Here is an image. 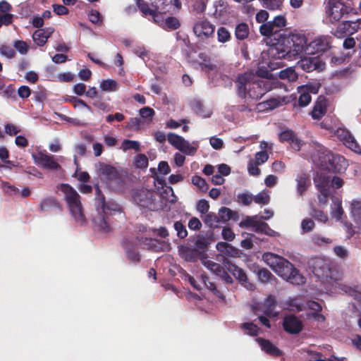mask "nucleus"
I'll return each instance as SVG.
<instances>
[{
	"label": "nucleus",
	"mask_w": 361,
	"mask_h": 361,
	"mask_svg": "<svg viewBox=\"0 0 361 361\" xmlns=\"http://www.w3.org/2000/svg\"><path fill=\"white\" fill-rule=\"evenodd\" d=\"M286 18L279 15L273 20L263 23L259 27V32L262 35L276 40L267 52L270 60L291 59L302 54L306 47V37L304 34L286 35Z\"/></svg>",
	"instance_id": "f257e3e1"
},
{
	"label": "nucleus",
	"mask_w": 361,
	"mask_h": 361,
	"mask_svg": "<svg viewBox=\"0 0 361 361\" xmlns=\"http://www.w3.org/2000/svg\"><path fill=\"white\" fill-rule=\"evenodd\" d=\"M94 190L97 215L92 220L94 226L101 232L109 233L112 229L114 216L121 214V209L120 205L114 202H106L105 197L98 185H95Z\"/></svg>",
	"instance_id": "f03ea898"
},
{
	"label": "nucleus",
	"mask_w": 361,
	"mask_h": 361,
	"mask_svg": "<svg viewBox=\"0 0 361 361\" xmlns=\"http://www.w3.org/2000/svg\"><path fill=\"white\" fill-rule=\"evenodd\" d=\"M264 262L279 276L294 285L305 283V277L300 274L293 264L286 259L272 252H265L262 255Z\"/></svg>",
	"instance_id": "7ed1b4c3"
},
{
	"label": "nucleus",
	"mask_w": 361,
	"mask_h": 361,
	"mask_svg": "<svg viewBox=\"0 0 361 361\" xmlns=\"http://www.w3.org/2000/svg\"><path fill=\"white\" fill-rule=\"evenodd\" d=\"M237 94L242 98L247 97L258 100L271 89L269 81L264 79H255L250 73L240 74L235 81Z\"/></svg>",
	"instance_id": "20e7f679"
},
{
	"label": "nucleus",
	"mask_w": 361,
	"mask_h": 361,
	"mask_svg": "<svg viewBox=\"0 0 361 361\" xmlns=\"http://www.w3.org/2000/svg\"><path fill=\"white\" fill-rule=\"evenodd\" d=\"M61 190L65 194V200L75 223L81 226H84L87 219L83 213L80 195L72 186L66 183L61 185Z\"/></svg>",
	"instance_id": "39448f33"
},
{
	"label": "nucleus",
	"mask_w": 361,
	"mask_h": 361,
	"mask_svg": "<svg viewBox=\"0 0 361 361\" xmlns=\"http://www.w3.org/2000/svg\"><path fill=\"white\" fill-rule=\"evenodd\" d=\"M132 198L133 202L141 209L157 211L161 208L160 196L153 189H137L133 191Z\"/></svg>",
	"instance_id": "423d86ee"
},
{
	"label": "nucleus",
	"mask_w": 361,
	"mask_h": 361,
	"mask_svg": "<svg viewBox=\"0 0 361 361\" xmlns=\"http://www.w3.org/2000/svg\"><path fill=\"white\" fill-rule=\"evenodd\" d=\"M155 240L147 238L143 236H138L135 241L127 238L122 241V247L125 250L128 259L134 263L137 264L140 262V255L136 251L135 246L143 245V247L150 248L154 245Z\"/></svg>",
	"instance_id": "0eeeda50"
},
{
	"label": "nucleus",
	"mask_w": 361,
	"mask_h": 361,
	"mask_svg": "<svg viewBox=\"0 0 361 361\" xmlns=\"http://www.w3.org/2000/svg\"><path fill=\"white\" fill-rule=\"evenodd\" d=\"M312 271L323 283H330L333 281V269L331 261L323 257H315L310 262Z\"/></svg>",
	"instance_id": "6e6552de"
},
{
	"label": "nucleus",
	"mask_w": 361,
	"mask_h": 361,
	"mask_svg": "<svg viewBox=\"0 0 361 361\" xmlns=\"http://www.w3.org/2000/svg\"><path fill=\"white\" fill-rule=\"evenodd\" d=\"M332 34L337 38H343L346 35H357L355 38L359 42V48L361 49V19L357 20H344L339 23Z\"/></svg>",
	"instance_id": "1a4fd4ad"
},
{
	"label": "nucleus",
	"mask_w": 361,
	"mask_h": 361,
	"mask_svg": "<svg viewBox=\"0 0 361 361\" xmlns=\"http://www.w3.org/2000/svg\"><path fill=\"white\" fill-rule=\"evenodd\" d=\"M325 11L329 21L333 24L338 22L348 13L345 4L341 0H329Z\"/></svg>",
	"instance_id": "9d476101"
},
{
	"label": "nucleus",
	"mask_w": 361,
	"mask_h": 361,
	"mask_svg": "<svg viewBox=\"0 0 361 361\" xmlns=\"http://www.w3.org/2000/svg\"><path fill=\"white\" fill-rule=\"evenodd\" d=\"M168 142L176 149L187 155H194L197 152V147H192L183 137L174 133H169Z\"/></svg>",
	"instance_id": "9b49d317"
},
{
	"label": "nucleus",
	"mask_w": 361,
	"mask_h": 361,
	"mask_svg": "<svg viewBox=\"0 0 361 361\" xmlns=\"http://www.w3.org/2000/svg\"><path fill=\"white\" fill-rule=\"evenodd\" d=\"M332 37L329 35L319 36L315 38L307 45L306 39V47L303 51L307 53L324 52L331 47Z\"/></svg>",
	"instance_id": "f8f14e48"
},
{
	"label": "nucleus",
	"mask_w": 361,
	"mask_h": 361,
	"mask_svg": "<svg viewBox=\"0 0 361 361\" xmlns=\"http://www.w3.org/2000/svg\"><path fill=\"white\" fill-rule=\"evenodd\" d=\"M335 135L346 147L357 154H361V147L348 130L344 128H338L335 132Z\"/></svg>",
	"instance_id": "ddd939ff"
},
{
	"label": "nucleus",
	"mask_w": 361,
	"mask_h": 361,
	"mask_svg": "<svg viewBox=\"0 0 361 361\" xmlns=\"http://www.w3.org/2000/svg\"><path fill=\"white\" fill-rule=\"evenodd\" d=\"M298 68L310 73L313 71H322L325 68V63L319 56H308L301 59L298 63Z\"/></svg>",
	"instance_id": "4468645a"
},
{
	"label": "nucleus",
	"mask_w": 361,
	"mask_h": 361,
	"mask_svg": "<svg viewBox=\"0 0 361 361\" xmlns=\"http://www.w3.org/2000/svg\"><path fill=\"white\" fill-rule=\"evenodd\" d=\"M348 166V161L343 156L331 152L324 170L335 173H341L346 170Z\"/></svg>",
	"instance_id": "2eb2a0df"
},
{
	"label": "nucleus",
	"mask_w": 361,
	"mask_h": 361,
	"mask_svg": "<svg viewBox=\"0 0 361 361\" xmlns=\"http://www.w3.org/2000/svg\"><path fill=\"white\" fill-rule=\"evenodd\" d=\"M331 152L323 146H318L311 152V159L316 166L323 169L326 166Z\"/></svg>",
	"instance_id": "dca6fc26"
},
{
	"label": "nucleus",
	"mask_w": 361,
	"mask_h": 361,
	"mask_svg": "<svg viewBox=\"0 0 361 361\" xmlns=\"http://www.w3.org/2000/svg\"><path fill=\"white\" fill-rule=\"evenodd\" d=\"M152 7L156 8L159 17L161 13H166L173 11L175 8L180 9L181 2L180 0H154L152 1Z\"/></svg>",
	"instance_id": "f3484780"
},
{
	"label": "nucleus",
	"mask_w": 361,
	"mask_h": 361,
	"mask_svg": "<svg viewBox=\"0 0 361 361\" xmlns=\"http://www.w3.org/2000/svg\"><path fill=\"white\" fill-rule=\"evenodd\" d=\"M193 32L197 37L204 40L214 34V26L208 20H201L195 23Z\"/></svg>",
	"instance_id": "a211bd4d"
},
{
	"label": "nucleus",
	"mask_w": 361,
	"mask_h": 361,
	"mask_svg": "<svg viewBox=\"0 0 361 361\" xmlns=\"http://www.w3.org/2000/svg\"><path fill=\"white\" fill-rule=\"evenodd\" d=\"M283 329L291 334H299L303 329L302 322L294 314L287 315L283 321Z\"/></svg>",
	"instance_id": "6ab92c4d"
},
{
	"label": "nucleus",
	"mask_w": 361,
	"mask_h": 361,
	"mask_svg": "<svg viewBox=\"0 0 361 361\" xmlns=\"http://www.w3.org/2000/svg\"><path fill=\"white\" fill-rule=\"evenodd\" d=\"M278 302L274 296L269 295L259 307L255 310V314H257V312H263L267 317H275L278 316V312L275 311Z\"/></svg>",
	"instance_id": "aec40b11"
},
{
	"label": "nucleus",
	"mask_w": 361,
	"mask_h": 361,
	"mask_svg": "<svg viewBox=\"0 0 361 361\" xmlns=\"http://www.w3.org/2000/svg\"><path fill=\"white\" fill-rule=\"evenodd\" d=\"M227 269L242 286L248 289H252L253 285L248 281L247 276L243 269L234 264L228 263Z\"/></svg>",
	"instance_id": "412c9836"
},
{
	"label": "nucleus",
	"mask_w": 361,
	"mask_h": 361,
	"mask_svg": "<svg viewBox=\"0 0 361 361\" xmlns=\"http://www.w3.org/2000/svg\"><path fill=\"white\" fill-rule=\"evenodd\" d=\"M288 102L286 97H272L257 104V107L262 111H270L280 107Z\"/></svg>",
	"instance_id": "4be33fe9"
},
{
	"label": "nucleus",
	"mask_w": 361,
	"mask_h": 361,
	"mask_svg": "<svg viewBox=\"0 0 361 361\" xmlns=\"http://www.w3.org/2000/svg\"><path fill=\"white\" fill-rule=\"evenodd\" d=\"M181 257L187 262H195L199 259H204L205 257L194 247L182 246L180 250Z\"/></svg>",
	"instance_id": "5701e85b"
},
{
	"label": "nucleus",
	"mask_w": 361,
	"mask_h": 361,
	"mask_svg": "<svg viewBox=\"0 0 361 361\" xmlns=\"http://www.w3.org/2000/svg\"><path fill=\"white\" fill-rule=\"evenodd\" d=\"M257 342L260 345L262 350L267 354L273 357H279L282 355V351L274 345L269 340L263 338H257Z\"/></svg>",
	"instance_id": "b1692460"
},
{
	"label": "nucleus",
	"mask_w": 361,
	"mask_h": 361,
	"mask_svg": "<svg viewBox=\"0 0 361 361\" xmlns=\"http://www.w3.org/2000/svg\"><path fill=\"white\" fill-rule=\"evenodd\" d=\"M136 5L144 16H152L154 22L160 20L156 8H150L149 4L145 0H137Z\"/></svg>",
	"instance_id": "393cba45"
},
{
	"label": "nucleus",
	"mask_w": 361,
	"mask_h": 361,
	"mask_svg": "<svg viewBox=\"0 0 361 361\" xmlns=\"http://www.w3.org/2000/svg\"><path fill=\"white\" fill-rule=\"evenodd\" d=\"M38 162L46 169L52 170L61 169L60 164L54 160V156L45 153H39Z\"/></svg>",
	"instance_id": "a878e982"
},
{
	"label": "nucleus",
	"mask_w": 361,
	"mask_h": 361,
	"mask_svg": "<svg viewBox=\"0 0 361 361\" xmlns=\"http://www.w3.org/2000/svg\"><path fill=\"white\" fill-rule=\"evenodd\" d=\"M326 112V101L324 97H319L315 102L310 114L314 119L319 120Z\"/></svg>",
	"instance_id": "bb28decb"
},
{
	"label": "nucleus",
	"mask_w": 361,
	"mask_h": 361,
	"mask_svg": "<svg viewBox=\"0 0 361 361\" xmlns=\"http://www.w3.org/2000/svg\"><path fill=\"white\" fill-rule=\"evenodd\" d=\"M99 171L100 174L105 178V182L121 172V170L118 169L116 167L105 163L99 164Z\"/></svg>",
	"instance_id": "cd10ccee"
},
{
	"label": "nucleus",
	"mask_w": 361,
	"mask_h": 361,
	"mask_svg": "<svg viewBox=\"0 0 361 361\" xmlns=\"http://www.w3.org/2000/svg\"><path fill=\"white\" fill-rule=\"evenodd\" d=\"M107 186L113 191L115 192H121L125 188V180L123 176L122 173H119L111 178L109 180L106 182Z\"/></svg>",
	"instance_id": "c85d7f7f"
},
{
	"label": "nucleus",
	"mask_w": 361,
	"mask_h": 361,
	"mask_svg": "<svg viewBox=\"0 0 361 361\" xmlns=\"http://www.w3.org/2000/svg\"><path fill=\"white\" fill-rule=\"evenodd\" d=\"M209 244V240L204 235L200 234L195 239L194 248L207 258V252Z\"/></svg>",
	"instance_id": "c756f323"
},
{
	"label": "nucleus",
	"mask_w": 361,
	"mask_h": 361,
	"mask_svg": "<svg viewBox=\"0 0 361 361\" xmlns=\"http://www.w3.org/2000/svg\"><path fill=\"white\" fill-rule=\"evenodd\" d=\"M220 223H226L229 220L238 221L239 216L237 212L231 210L230 208L223 207L219 209L218 212Z\"/></svg>",
	"instance_id": "7c9ffc66"
},
{
	"label": "nucleus",
	"mask_w": 361,
	"mask_h": 361,
	"mask_svg": "<svg viewBox=\"0 0 361 361\" xmlns=\"http://www.w3.org/2000/svg\"><path fill=\"white\" fill-rule=\"evenodd\" d=\"M53 209H60V204L55 197H50L42 200L39 206L41 212L50 211Z\"/></svg>",
	"instance_id": "2f4dec72"
},
{
	"label": "nucleus",
	"mask_w": 361,
	"mask_h": 361,
	"mask_svg": "<svg viewBox=\"0 0 361 361\" xmlns=\"http://www.w3.org/2000/svg\"><path fill=\"white\" fill-rule=\"evenodd\" d=\"M314 183L319 191L321 190H329L330 177L324 174H317L314 178Z\"/></svg>",
	"instance_id": "473e14b6"
},
{
	"label": "nucleus",
	"mask_w": 361,
	"mask_h": 361,
	"mask_svg": "<svg viewBox=\"0 0 361 361\" xmlns=\"http://www.w3.org/2000/svg\"><path fill=\"white\" fill-rule=\"evenodd\" d=\"M250 29L246 23H240L236 25L235 27V37L238 40H244L249 36Z\"/></svg>",
	"instance_id": "72a5a7b5"
},
{
	"label": "nucleus",
	"mask_w": 361,
	"mask_h": 361,
	"mask_svg": "<svg viewBox=\"0 0 361 361\" xmlns=\"http://www.w3.org/2000/svg\"><path fill=\"white\" fill-rule=\"evenodd\" d=\"M53 30L49 31L47 33H46L44 30H37L32 35L33 40L38 46L42 47L46 44Z\"/></svg>",
	"instance_id": "f704fd0d"
},
{
	"label": "nucleus",
	"mask_w": 361,
	"mask_h": 361,
	"mask_svg": "<svg viewBox=\"0 0 361 361\" xmlns=\"http://www.w3.org/2000/svg\"><path fill=\"white\" fill-rule=\"evenodd\" d=\"M255 271L258 279L263 283H271L272 281L276 280V277L267 268H258Z\"/></svg>",
	"instance_id": "c9c22d12"
},
{
	"label": "nucleus",
	"mask_w": 361,
	"mask_h": 361,
	"mask_svg": "<svg viewBox=\"0 0 361 361\" xmlns=\"http://www.w3.org/2000/svg\"><path fill=\"white\" fill-rule=\"evenodd\" d=\"M310 185V179L305 174L300 176L297 178V191L299 195H303Z\"/></svg>",
	"instance_id": "e433bc0d"
},
{
	"label": "nucleus",
	"mask_w": 361,
	"mask_h": 361,
	"mask_svg": "<svg viewBox=\"0 0 361 361\" xmlns=\"http://www.w3.org/2000/svg\"><path fill=\"white\" fill-rule=\"evenodd\" d=\"M201 280L207 289L211 290L214 295H216L219 298L224 299V295L216 288L214 283L209 281L207 276L202 274Z\"/></svg>",
	"instance_id": "4c0bfd02"
},
{
	"label": "nucleus",
	"mask_w": 361,
	"mask_h": 361,
	"mask_svg": "<svg viewBox=\"0 0 361 361\" xmlns=\"http://www.w3.org/2000/svg\"><path fill=\"white\" fill-rule=\"evenodd\" d=\"M204 223L211 228H217L219 226V218L218 215L213 212L206 214L203 219Z\"/></svg>",
	"instance_id": "58836bf2"
},
{
	"label": "nucleus",
	"mask_w": 361,
	"mask_h": 361,
	"mask_svg": "<svg viewBox=\"0 0 361 361\" xmlns=\"http://www.w3.org/2000/svg\"><path fill=\"white\" fill-rule=\"evenodd\" d=\"M350 212L355 221L361 224V200H353L350 204Z\"/></svg>",
	"instance_id": "ea45409f"
},
{
	"label": "nucleus",
	"mask_w": 361,
	"mask_h": 361,
	"mask_svg": "<svg viewBox=\"0 0 361 361\" xmlns=\"http://www.w3.org/2000/svg\"><path fill=\"white\" fill-rule=\"evenodd\" d=\"M202 264L207 269L210 270L213 274H214L216 276L219 274V272H221V270L223 268V267L221 264L210 259H207L206 258L202 259Z\"/></svg>",
	"instance_id": "a19ab883"
},
{
	"label": "nucleus",
	"mask_w": 361,
	"mask_h": 361,
	"mask_svg": "<svg viewBox=\"0 0 361 361\" xmlns=\"http://www.w3.org/2000/svg\"><path fill=\"white\" fill-rule=\"evenodd\" d=\"M192 183L198 187L202 192H207L209 189V184L200 176H193L192 177Z\"/></svg>",
	"instance_id": "79ce46f5"
},
{
	"label": "nucleus",
	"mask_w": 361,
	"mask_h": 361,
	"mask_svg": "<svg viewBox=\"0 0 361 361\" xmlns=\"http://www.w3.org/2000/svg\"><path fill=\"white\" fill-rule=\"evenodd\" d=\"M241 329L251 336H257L259 334V327L252 322H245L241 325Z\"/></svg>",
	"instance_id": "37998d69"
},
{
	"label": "nucleus",
	"mask_w": 361,
	"mask_h": 361,
	"mask_svg": "<svg viewBox=\"0 0 361 361\" xmlns=\"http://www.w3.org/2000/svg\"><path fill=\"white\" fill-rule=\"evenodd\" d=\"M118 82L112 79L103 80L100 83V88L103 91L114 92L116 90Z\"/></svg>",
	"instance_id": "c03bdc74"
},
{
	"label": "nucleus",
	"mask_w": 361,
	"mask_h": 361,
	"mask_svg": "<svg viewBox=\"0 0 361 361\" xmlns=\"http://www.w3.org/2000/svg\"><path fill=\"white\" fill-rule=\"evenodd\" d=\"M121 148L123 149V151L134 149L135 152H140V145L138 141L124 140L122 142Z\"/></svg>",
	"instance_id": "a18cd8bd"
},
{
	"label": "nucleus",
	"mask_w": 361,
	"mask_h": 361,
	"mask_svg": "<svg viewBox=\"0 0 361 361\" xmlns=\"http://www.w3.org/2000/svg\"><path fill=\"white\" fill-rule=\"evenodd\" d=\"M143 122L139 118H130L126 124V128L129 130L137 131L141 128Z\"/></svg>",
	"instance_id": "49530a36"
},
{
	"label": "nucleus",
	"mask_w": 361,
	"mask_h": 361,
	"mask_svg": "<svg viewBox=\"0 0 361 361\" xmlns=\"http://www.w3.org/2000/svg\"><path fill=\"white\" fill-rule=\"evenodd\" d=\"M279 78L283 80L287 79L288 81H294L298 78V75L294 69L288 68L279 73Z\"/></svg>",
	"instance_id": "de8ad7c7"
},
{
	"label": "nucleus",
	"mask_w": 361,
	"mask_h": 361,
	"mask_svg": "<svg viewBox=\"0 0 361 361\" xmlns=\"http://www.w3.org/2000/svg\"><path fill=\"white\" fill-rule=\"evenodd\" d=\"M312 240L314 245L318 246H324L333 242L332 239L318 233H315L312 236Z\"/></svg>",
	"instance_id": "09e8293b"
},
{
	"label": "nucleus",
	"mask_w": 361,
	"mask_h": 361,
	"mask_svg": "<svg viewBox=\"0 0 361 361\" xmlns=\"http://www.w3.org/2000/svg\"><path fill=\"white\" fill-rule=\"evenodd\" d=\"M253 200L255 203L259 204H268L270 202V196L267 191H262L253 197Z\"/></svg>",
	"instance_id": "8fccbe9b"
},
{
	"label": "nucleus",
	"mask_w": 361,
	"mask_h": 361,
	"mask_svg": "<svg viewBox=\"0 0 361 361\" xmlns=\"http://www.w3.org/2000/svg\"><path fill=\"white\" fill-rule=\"evenodd\" d=\"M231 38V33L225 27H220L217 30V39L219 42L225 43Z\"/></svg>",
	"instance_id": "3c124183"
},
{
	"label": "nucleus",
	"mask_w": 361,
	"mask_h": 361,
	"mask_svg": "<svg viewBox=\"0 0 361 361\" xmlns=\"http://www.w3.org/2000/svg\"><path fill=\"white\" fill-rule=\"evenodd\" d=\"M173 228L177 232V236L179 238L184 239L188 236L186 227L180 221H176L173 224Z\"/></svg>",
	"instance_id": "603ef678"
},
{
	"label": "nucleus",
	"mask_w": 361,
	"mask_h": 361,
	"mask_svg": "<svg viewBox=\"0 0 361 361\" xmlns=\"http://www.w3.org/2000/svg\"><path fill=\"white\" fill-rule=\"evenodd\" d=\"M198 57L200 59L202 60L204 62L208 63H200V66L202 68V69H208L209 71H212L215 68L214 65L209 63L211 59L206 53H204V52L200 53L198 54Z\"/></svg>",
	"instance_id": "864d4df0"
},
{
	"label": "nucleus",
	"mask_w": 361,
	"mask_h": 361,
	"mask_svg": "<svg viewBox=\"0 0 361 361\" xmlns=\"http://www.w3.org/2000/svg\"><path fill=\"white\" fill-rule=\"evenodd\" d=\"M140 115L142 118H145L149 121H152L155 114L154 110L149 106H145L140 109Z\"/></svg>",
	"instance_id": "5fc2aeb1"
},
{
	"label": "nucleus",
	"mask_w": 361,
	"mask_h": 361,
	"mask_svg": "<svg viewBox=\"0 0 361 361\" xmlns=\"http://www.w3.org/2000/svg\"><path fill=\"white\" fill-rule=\"evenodd\" d=\"M310 214L314 219L323 223H326L329 219L327 215L323 211L315 208L312 209Z\"/></svg>",
	"instance_id": "6e6d98bb"
},
{
	"label": "nucleus",
	"mask_w": 361,
	"mask_h": 361,
	"mask_svg": "<svg viewBox=\"0 0 361 361\" xmlns=\"http://www.w3.org/2000/svg\"><path fill=\"white\" fill-rule=\"evenodd\" d=\"M165 25L168 29L175 30L180 27V23L176 17H168L165 20Z\"/></svg>",
	"instance_id": "4d7b16f0"
},
{
	"label": "nucleus",
	"mask_w": 361,
	"mask_h": 361,
	"mask_svg": "<svg viewBox=\"0 0 361 361\" xmlns=\"http://www.w3.org/2000/svg\"><path fill=\"white\" fill-rule=\"evenodd\" d=\"M135 164L138 168H146L148 166V159L144 154H139L135 157Z\"/></svg>",
	"instance_id": "13d9d810"
},
{
	"label": "nucleus",
	"mask_w": 361,
	"mask_h": 361,
	"mask_svg": "<svg viewBox=\"0 0 361 361\" xmlns=\"http://www.w3.org/2000/svg\"><path fill=\"white\" fill-rule=\"evenodd\" d=\"M314 226L315 224L311 219H305L301 222V228L303 233H309L312 231Z\"/></svg>",
	"instance_id": "bf43d9fd"
},
{
	"label": "nucleus",
	"mask_w": 361,
	"mask_h": 361,
	"mask_svg": "<svg viewBox=\"0 0 361 361\" xmlns=\"http://www.w3.org/2000/svg\"><path fill=\"white\" fill-rule=\"evenodd\" d=\"M311 95L307 92H300L298 102V106L304 107L307 106L311 102Z\"/></svg>",
	"instance_id": "052dcab7"
},
{
	"label": "nucleus",
	"mask_w": 361,
	"mask_h": 361,
	"mask_svg": "<svg viewBox=\"0 0 361 361\" xmlns=\"http://www.w3.org/2000/svg\"><path fill=\"white\" fill-rule=\"evenodd\" d=\"M196 209L201 214H207L209 209V202L204 199L200 200L197 203Z\"/></svg>",
	"instance_id": "680f3d73"
},
{
	"label": "nucleus",
	"mask_w": 361,
	"mask_h": 361,
	"mask_svg": "<svg viewBox=\"0 0 361 361\" xmlns=\"http://www.w3.org/2000/svg\"><path fill=\"white\" fill-rule=\"evenodd\" d=\"M295 134L290 130H286L279 134V140L282 142H290L293 140Z\"/></svg>",
	"instance_id": "e2e57ef3"
},
{
	"label": "nucleus",
	"mask_w": 361,
	"mask_h": 361,
	"mask_svg": "<svg viewBox=\"0 0 361 361\" xmlns=\"http://www.w3.org/2000/svg\"><path fill=\"white\" fill-rule=\"evenodd\" d=\"M258 165L259 164H257L256 162H253L252 160H250L249 162H248V164H247V171H248V173L252 175V176H257L260 174L261 173V170L258 167Z\"/></svg>",
	"instance_id": "0e129e2a"
},
{
	"label": "nucleus",
	"mask_w": 361,
	"mask_h": 361,
	"mask_svg": "<svg viewBox=\"0 0 361 361\" xmlns=\"http://www.w3.org/2000/svg\"><path fill=\"white\" fill-rule=\"evenodd\" d=\"M269 159V155L265 150L258 152L255 154V161L257 164H262L265 163Z\"/></svg>",
	"instance_id": "69168bd1"
},
{
	"label": "nucleus",
	"mask_w": 361,
	"mask_h": 361,
	"mask_svg": "<svg viewBox=\"0 0 361 361\" xmlns=\"http://www.w3.org/2000/svg\"><path fill=\"white\" fill-rule=\"evenodd\" d=\"M188 228L190 230L198 231L202 227V222L197 217H192L188 221Z\"/></svg>",
	"instance_id": "338daca9"
},
{
	"label": "nucleus",
	"mask_w": 361,
	"mask_h": 361,
	"mask_svg": "<svg viewBox=\"0 0 361 361\" xmlns=\"http://www.w3.org/2000/svg\"><path fill=\"white\" fill-rule=\"evenodd\" d=\"M2 95L6 98H15V87L13 85H9L6 87H4V88L3 89Z\"/></svg>",
	"instance_id": "774afa93"
}]
</instances>
